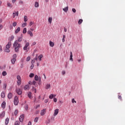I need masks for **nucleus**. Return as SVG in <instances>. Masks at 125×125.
I'll return each instance as SVG.
<instances>
[{
	"label": "nucleus",
	"mask_w": 125,
	"mask_h": 125,
	"mask_svg": "<svg viewBox=\"0 0 125 125\" xmlns=\"http://www.w3.org/2000/svg\"><path fill=\"white\" fill-rule=\"evenodd\" d=\"M13 56H14L13 58H15V59H16V58L17 57V55L14 54Z\"/></svg>",
	"instance_id": "obj_57"
},
{
	"label": "nucleus",
	"mask_w": 125,
	"mask_h": 125,
	"mask_svg": "<svg viewBox=\"0 0 125 125\" xmlns=\"http://www.w3.org/2000/svg\"><path fill=\"white\" fill-rule=\"evenodd\" d=\"M20 125V123L18 121L16 122L15 123V125Z\"/></svg>",
	"instance_id": "obj_43"
},
{
	"label": "nucleus",
	"mask_w": 125,
	"mask_h": 125,
	"mask_svg": "<svg viewBox=\"0 0 125 125\" xmlns=\"http://www.w3.org/2000/svg\"><path fill=\"white\" fill-rule=\"evenodd\" d=\"M8 123H9V118H7L5 120V125H8Z\"/></svg>",
	"instance_id": "obj_24"
},
{
	"label": "nucleus",
	"mask_w": 125,
	"mask_h": 125,
	"mask_svg": "<svg viewBox=\"0 0 125 125\" xmlns=\"http://www.w3.org/2000/svg\"><path fill=\"white\" fill-rule=\"evenodd\" d=\"M72 11H73V12H74V13H76V9H75V8H72Z\"/></svg>",
	"instance_id": "obj_51"
},
{
	"label": "nucleus",
	"mask_w": 125,
	"mask_h": 125,
	"mask_svg": "<svg viewBox=\"0 0 125 125\" xmlns=\"http://www.w3.org/2000/svg\"><path fill=\"white\" fill-rule=\"evenodd\" d=\"M42 57H43L42 55H40L38 57L39 61H42Z\"/></svg>",
	"instance_id": "obj_29"
},
{
	"label": "nucleus",
	"mask_w": 125,
	"mask_h": 125,
	"mask_svg": "<svg viewBox=\"0 0 125 125\" xmlns=\"http://www.w3.org/2000/svg\"><path fill=\"white\" fill-rule=\"evenodd\" d=\"M3 88L4 89H6V84L5 83V84H3Z\"/></svg>",
	"instance_id": "obj_47"
},
{
	"label": "nucleus",
	"mask_w": 125,
	"mask_h": 125,
	"mask_svg": "<svg viewBox=\"0 0 125 125\" xmlns=\"http://www.w3.org/2000/svg\"><path fill=\"white\" fill-rule=\"evenodd\" d=\"M30 60H31V57H30V56L27 57L26 58V61L27 62H29V61H30Z\"/></svg>",
	"instance_id": "obj_36"
},
{
	"label": "nucleus",
	"mask_w": 125,
	"mask_h": 125,
	"mask_svg": "<svg viewBox=\"0 0 125 125\" xmlns=\"http://www.w3.org/2000/svg\"><path fill=\"white\" fill-rule=\"evenodd\" d=\"M56 96V95H54V94H51L49 96V98L50 99H52V98H53V97H55Z\"/></svg>",
	"instance_id": "obj_14"
},
{
	"label": "nucleus",
	"mask_w": 125,
	"mask_h": 125,
	"mask_svg": "<svg viewBox=\"0 0 125 125\" xmlns=\"http://www.w3.org/2000/svg\"><path fill=\"white\" fill-rule=\"evenodd\" d=\"M33 24H34V23L32 21H30L29 23V26H32V25H33Z\"/></svg>",
	"instance_id": "obj_55"
},
{
	"label": "nucleus",
	"mask_w": 125,
	"mask_h": 125,
	"mask_svg": "<svg viewBox=\"0 0 125 125\" xmlns=\"http://www.w3.org/2000/svg\"><path fill=\"white\" fill-rule=\"evenodd\" d=\"M13 40H14V36L12 35L11 37H10L9 38V41H10L11 42L12 41H13Z\"/></svg>",
	"instance_id": "obj_26"
},
{
	"label": "nucleus",
	"mask_w": 125,
	"mask_h": 125,
	"mask_svg": "<svg viewBox=\"0 0 125 125\" xmlns=\"http://www.w3.org/2000/svg\"><path fill=\"white\" fill-rule=\"evenodd\" d=\"M48 21L49 23H50V24H51V23L52 22V18L49 17L48 18Z\"/></svg>",
	"instance_id": "obj_22"
},
{
	"label": "nucleus",
	"mask_w": 125,
	"mask_h": 125,
	"mask_svg": "<svg viewBox=\"0 0 125 125\" xmlns=\"http://www.w3.org/2000/svg\"><path fill=\"white\" fill-rule=\"evenodd\" d=\"M34 76H35V74L34 73H30L29 75L30 78H33Z\"/></svg>",
	"instance_id": "obj_37"
},
{
	"label": "nucleus",
	"mask_w": 125,
	"mask_h": 125,
	"mask_svg": "<svg viewBox=\"0 0 125 125\" xmlns=\"http://www.w3.org/2000/svg\"><path fill=\"white\" fill-rule=\"evenodd\" d=\"M0 51L1 52L2 51V47L1 45H0Z\"/></svg>",
	"instance_id": "obj_59"
},
{
	"label": "nucleus",
	"mask_w": 125,
	"mask_h": 125,
	"mask_svg": "<svg viewBox=\"0 0 125 125\" xmlns=\"http://www.w3.org/2000/svg\"><path fill=\"white\" fill-rule=\"evenodd\" d=\"M44 102H45V103H47V102H48V100H47V99L45 100Z\"/></svg>",
	"instance_id": "obj_61"
},
{
	"label": "nucleus",
	"mask_w": 125,
	"mask_h": 125,
	"mask_svg": "<svg viewBox=\"0 0 125 125\" xmlns=\"http://www.w3.org/2000/svg\"><path fill=\"white\" fill-rule=\"evenodd\" d=\"M5 105H6L5 102H3L1 104V107L3 109H4V108H5Z\"/></svg>",
	"instance_id": "obj_17"
},
{
	"label": "nucleus",
	"mask_w": 125,
	"mask_h": 125,
	"mask_svg": "<svg viewBox=\"0 0 125 125\" xmlns=\"http://www.w3.org/2000/svg\"><path fill=\"white\" fill-rule=\"evenodd\" d=\"M47 125L48 124H50V120L48 119L46 122Z\"/></svg>",
	"instance_id": "obj_48"
},
{
	"label": "nucleus",
	"mask_w": 125,
	"mask_h": 125,
	"mask_svg": "<svg viewBox=\"0 0 125 125\" xmlns=\"http://www.w3.org/2000/svg\"><path fill=\"white\" fill-rule=\"evenodd\" d=\"M35 63V60H32L31 61V64H34Z\"/></svg>",
	"instance_id": "obj_60"
},
{
	"label": "nucleus",
	"mask_w": 125,
	"mask_h": 125,
	"mask_svg": "<svg viewBox=\"0 0 125 125\" xmlns=\"http://www.w3.org/2000/svg\"><path fill=\"white\" fill-rule=\"evenodd\" d=\"M28 125H32V123L30 121L28 122Z\"/></svg>",
	"instance_id": "obj_63"
},
{
	"label": "nucleus",
	"mask_w": 125,
	"mask_h": 125,
	"mask_svg": "<svg viewBox=\"0 0 125 125\" xmlns=\"http://www.w3.org/2000/svg\"><path fill=\"white\" fill-rule=\"evenodd\" d=\"M49 45L51 47H53L54 46V42H52V41H49Z\"/></svg>",
	"instance_id": "obj_13"
},
{
	"label": "nucleus",
	"mask_w": 125,
	"mask_h": 125,
	"mask_svg": "<svg viewBox=\"0 0 125 125\" xmlns=\"http://www.w3.org/2000/svg\"><path fill=\"white\" fill-rule=\"evenodd\" d=\"M34 61L36 60V61H38V56H36V57H35L34 59Z\"/></svg>",
	"instance_id": "obj_58"
},
{
	"label": "nucleus",
	"mask_w": 125,
	"mask_h": 125,
	"mask_svg": "<svg viewBox=\"0 0 125 125\" xmlns=\"http://www.w3.org/2000/svg\"><path fill=\"white\" fill-rule=\"evenodd\" d=\"M7 75V73H6V71H3L2 76L3 77H5V76H6Z\"/></svg>",
	"instance_id": "obj_28"
},
{
	"label": "nucleus",
	"mask_w": 125,
	"mask_h": 125,
	"mask_svg": "<svg viewBox=\"0 0 125 125\" xmlns=\"http://www.w3.org/2000/svg\"><path fill=\"white\" fill-rule=\"evenodd\" d=\"M19 15V12L14 11L13 13V18H15L16 16H18Z\"/></svg>",
	"instance_id": "obj_6"
},
{
	"label": "nucleus",
	"mask_w": 125,
	"mask_h": 125,
	"mask_svg": "<svg viewBox=\"0 0 125 125\" xmlns=\"http://www.w3.org/2000/svg\"><path fill=\"white\" fill-rule=\"evenodd\" d=\"M15 61H16V59L13 58L11 60L12 64H15Z\"/></svg>",
	"instance_id": "obj_23"
},
{
	"label": "nucleus",
	"mask_w": 125,
	"mask_h": 125,
	"mask_svg": "<svg viewBox=\"0 0 125 125\" xmlns=\"http://www.w3.org/2000/svg\"><path fill=\"white\" fill-rule=\"evenodd\" d=\"M36 83H37L36 82V81H33L32 83V84H33L34 85H35Z\"/></svg>",
	"instance_id": "obj_50"
},
{
	"label": "nucleus",
	"mask_w": 125,
	"mask_h": 125,
	"mask_svg": "<svg viewBox=\"0 0 125 125\" xmlns=\"http://www.w3.org/2000/svg\"><path fill=\"white\" fill-rule=\"evenodd\" d=\"M68 9H69V7L68 6L65 7L62 9V10H63V11L64 12H67L68 11Z\"/></svg>",
	"instance_id": "obj_16"
},
{
	"label": "nucleus",
	"mask_w": 125,
	"mask_h": 125,
	"mask_svg": "<svg viewBox=\"0 0 125 125\" xmlns=\"http://www.w3.org/2000/svg\"><path fill=\"white\" fill-rule=\"evenodd\" d=\"M45 111H46L45 108H44L43 110H42L41 112V115L43 116L44 114H45Z\"/></svg>",
	"instance_id": "obj_10"
},
{
	"label": "nucleus",
	"mask_w": 125,
	"mask_h": 125,
	"mask_svg": "<svg viewBox=\"0 0 125 125\" xmlns=\"http://www.w3.org/2000/svg\"><path fill=\"white\" fill-rule=\"evenodd\" d=\"M22 33L23 34H26V33H27V28H23Z\"/></svg>",
	"instance_id": "obj_34"
},
{
	"label": "nucleus",
	"mask_w": 125,
	"mask_h": 125,
	"mask_svg": "<svg viewBox=\"0 0 125 125\" xmlns=\"http://www.w3.org/2000/svg\"><path fill=\"white\" fill-rule=\"evenodd\" d=\"M72 103H77V102L76 101H75V99H72Z\"/></svg>",
	"instance_id": "obj_46"
},
{
	"label": "nucleus",
	"mask_w": 125,
	"mask_h": 125,
	"mask_svg": "<svg viewBox=\"0 0 125 125\" xmlns=\"http://www.w3.org/2000/svg\"><path fill=\"white\" fill-rule=\"evenodd\" d=\"M26 26H27V22H24L22 23L21 25V26L22 27V28H24V27H26Z\"/></svg>",
	"instance_id": "obj_35"
},
{
	"label": "nucleus",
	"mask_w": 125,
	"mask_h": 125,
	"mask_svg": "<svg viewBox=\"0 0 125 125\" xmlns=\"http://www.w3.org/2000/svg\"><path fill=\"white\" fill-rule=\"evenodd\" d=\"M62 75H65V74H66V71H65V70H62Z\"/></svg>",
	"instance_id": "obj_45"
},
{
	"label": "nucleus",
	"mask_w": 125,
	"mask_h": 125,
	"mask_svg": "<svg viewBox=\"0 0 125 125\" xmlns=\"http://www.w3.org/2000/svg\"><path fill=\"white\" fill-rule=\"evenodd\" d=\"M16 1H17V0H12V3H15Z\"/></svg>",
	"instance_id": "obj_54"
},
{
	"label": "nucleus",
	"mask_w": 125,
	"mask_h": 125,
	"mask_svg": "<svg viewBox=\"0 0 125 125\" xmlns=\"http://www.w3.org/2000/svg\"><path fill=\"white\" fill-rule=\"evenodd\" d=\"M1 97L2 98H4V97H5V94L4 93V92H1Z\"/></svg>",
	"instance_id": "obj_20"
},
{
	"label": "nucleus",
	"mask_w": 125,
	"mask_h": 125,
	"mask_svg": "<svg viewBox=\"0 0 125 125\" xmlns=\"http://www.w3.org/2000/svg\"><path fill=\"white\" fill-rule=\"evenodd\" d=\"M8 98L9 99H11V98H12V93H9L8 94Z\"/></svg>",
	"instance_id": "obj_18"
},
{
	"label": "nucleus",
	"mask_w": 125,
	"mask_h": 125,
	"mask_svg": "<svg viewBox=\"0 0 125 125\" xmlns=\"http://www.w3.org/2000/svg\"><path fill=\"white\" fill-rule=\"evenodd\" d=\"M59 113V109H56L54 110V117H55L56 116H57L58 115Z\"/></svg>",
	"instance_id": "obj_8"
},
{
	"label": "nucleus",
	"mask_w": 125,
	"mask_h": 125,
	"mask_svg": "<svg viewBox=\"0 0 125 125\" xmlns=\"http://www.w3.org/2000/svg\"><path fill=\"white\" fill-rule=\"evenodd\" d=\"M40 6V4H39V2H35V7H39Z\"/></svg>",
	"instance_id": "obj_25"
},
{
	"label": "nucleus",
	"mask_w": 125,
	"mask_h": 125,
	"mask_svg": "<svg viewBox=\"0 0 125 125\" xmlns=\"http://www.w3.org/2000/svg\"><path fill=\"white\" fill-rule=\"evenodd\" d=\"M38 121H39V117H36L34 119L35 123H38Z\"/></svg>",
	"instance_id": "obj_38"
},
{
	"label": "nucleus",
	"mask_w": 125,
	"mask_h": 125,
	"mask_svg": "<svg viewBox=\"0 0 125 125\" xmlns=\"http://www.w3.org/2000/svg\"><path fill=\"white\" fill-rule=\"evenodd\" d=\"M17 25V22L16 21H15L13 23V27H16Z\"/></svg>",
	"instance_id": "obj_39"
},
{
	"label": "nucleus",
	"mask_w": 125,
	"mask_h": 125,
	"mask_svg": "<svg viewBox=\"0 0 125 125\" xmlns=\"http://www.w3.org/2000/svg\"><path fill=\"white\" fill-rule=\"evenodd\" d=\"M16 92L19 95H21V94H22V90L20 88H17L16 89Z\"/></svg>",
	"instance_id": "obj_7"
},
{
	"label": "nucleus",
	"mask_w": 125,
	"mask_h": 125,
	"mask_svg": "<svg viewBox=\"0 0 125 125\" xmlns=\"http://www.w3.org/2000/svg\"><path fill=\"white\" fill-rule=\"evenodd\" d=\"M25 110L27 111V110H28V109H29V107L28 106V105H26L25 106Z\"/></svg>",
	"instance_id": "obj_44"
},
{
	"label": "nucleus",
	"mask_w": 125,
	"mask_h": 125,
	"mask_svg": "<svg viewBox=\"0 0 125 125\" xmlns=\"http://www.w3.org/2000/svg\"><path fill=\"white\" fill-rule=\"evenodd\" d=\"M24 42H25V43L23 47V50L28 52V49H30V43L29 42H27L26 40L24 41Z\"/></svg>",
	"instance_id": "obj_2"
},
{
	"label": "nucleus",
	"mask_w": 125,
	"mask_h": 125,
	"mask_svg": "<svg viewBox=\"0 0 125 125\" xmlns=\"http://www.w3.org/2000/svg\"><path fill=\"white\" fill-rule=\"evenodd\" d=\"M40 106L41 105L40 104H38L37 105H36L35 109H38V108H40Z\"/></svg>",
	"instance_id": "obj_53"
},
{
	"label": "nucleus",
	"mask_w": 125,
	"mask_h": 125,
	"mask_svg": "<svg viewBox=\"0 0 125 125\" xmlns=\"http://www.w3.org/2000/svg\"><path fill=\"white\" fill-rule=\"evenodd\" d=\"M24 90H29L30 89V86H29V85H26L24 86Z\"/></svg>",
	"instance_id": "obj_11"
},
{
	"label": "nucleus",
	"mask_w": 125,
	"mask_h": 125,
	"mask_svg": "<svg viewBox=\"0 0 125 125\" xmlns=\"http://www.w3.org/2000/svg\"><path fill=\"white\" fill-rule=\"evenodd\" d=\"M27 34L29 35V36H30L31 37H33V32H32L31 31V30H28L27 31Z\"/></svg>",
	"instance_id": "obj_12"
},
{
	"label": "nucleus",
	"mask_w": 125,
	"mask_h": 125,
	"mask_svg": "<svg viewBox=\"0 0 125 125\" xmlns=\"http://www.w3.org/2000/svg\"><path fill=\"white\" fill-rule=\"evenodd\" d=\"M17 84L18 85H21V77L20 75H18L17 76Z\"/></svg>",
	"instance_id": "obj_4"
},
{
	"label": "nucleus",
	"mask_w": 125,
	"mask_h": 125,
	"mask_svg": "<svg viewBox=\"0 0 125 125\" xmlns=\"http://www.w3.org/2000/svg\"><path fill=\"white\" fill-rule=\"evenodd\" d=\"M19 120H20V122H21V123L23 122L24 120V114H22L20 116Z\"/></svg>",
	"instance_id": "obj_9"
},
{
	"label": "nucleus",
	"mask_w": 125,
	"mask_h": 125,
	"mask_svg": "<svg viewBox=\"0 0 125 125\" xmlns=\"http://www.w3.org/2000/svg\"><path fill=\"white\" fill-rule=\"evenodd\" d=\"M23 40V35H21V37H18V40L14 42L13 43V47L14 48L15 52H19V48L21 47V44L19 42H21Z\"/></svg>",
	"instance_id": "obj_1"
},
{
	"label": "nucleus",
	"mask_w": 125,
	"mask_h": 125,
	"mask_svg": "<svg viewBox=\"0 0 125 125\" xmlns=\"http://www.w3.org/2000/svg\"><path fill=\"white\" fill-rule=\"evenodd\" d=\"M24 22H27L28 21V17L26 16L24 17Z\"/></svg>",
	"instance_id": "obj_33"
},
{
	"label": "nucleus",
	"mask_w": 125,
	"mask_h": 125,
	"mask_svg": "<svg viewBox=\"0 0 125 125\" xmlns=\"http://www.w3.org/2000/svg\"><path fill=\"white\" fill-rule=\"evenodd\" d=\"M49 88H50V84H47L46 85V89H48Z\"/></svg>",
	"instance_id": "obj_31"
},
{
	"label": "nucleus",
	"mask_w": 125,
	"mask_h": 125,
	"mask_svg": "<svg viewBox=\"0 0 125 125\" xmlns=\"http://www.w3.org/2000/svg\"><path fill=\"white\" fill-rule=\"evenodd\" d=\"M34 79L35 81H39L40 78H39V76H38V75H36L35 76Z\"/></svg>",
	"instance_id": "obj_27"
},
{
	"label": "nucleus",
	"mask_w": 125,
	"mask_h": 125,
	"mask_svg": "<svg viewBox=\"0 0 125 125\" xmlns=\"http://www.w3.org/2000/svg\"><path fill=\"white\" fill-rule=\"evenodd\" d=\"M19 103V100H18V97L17 96L15 97V99L14 100V104L15 105H17Z\"/></svg>",
	"instance_id": "obj_5"
},
{
	"label": "nucleus",
	"mask_w": 125,
	"mask_h": 125,
	"mask_svg": "<svg viewBox=\"0 0 125 125\" xmlns=\"http://www.w3.org/2000/svg\"><path fill=\"white\" fill-rule=\"evenodd\" d=\"M34 64H31V65L30 66V68L31 69V70H33V69H34Z\"/></svg>",
	"instance_id": "obj_42"
},
{
	"label": "nucleus",
	"mask_w": 125,
	"mask_h": 125,
	"mask_svg": "<svg viewBox=\"0 0 125 125\" xmlns=\"http://www.w3.org/2000/svg\"><path fill=\"white\" fill-rule=\"evenodd\" d=\"M17 114H18V110H16L15 111V115L16 116L17 115Z\"/></svg>",
	"instance_id": "obj_49"
},
{
	"label": "nucleus",
	"mask_w": 125,
	"mask_h": 125,
	"mask_svg": "<svg viewBox=\"0 0 125 125\" xmlns=\"http://www.w3.org/2000/svg\"><path fill=\"white\" fill-rule=\"evenodd\" d=\"M7 6H8V7H12V4H11V3H10V2H7Z\"/></svg>",
	"instance_id": "obj_30"
},
{
	"label": "nucleus",
	"mask_w": 125,
	"mask_h": 125,
	"mask_svg": "<svg viewBox=\"0 0 125 125\" xmlns=\"http://www.w3.org/2000/svg\"><path fill=\"white\" fill-rule=\"evenodd\" d=\"M19 3H20V4H23V1L20 0L19 1Z\"/></svg>",
	"instance_id": "obj_56"
},
{
	"label": "nucleus",
	"mask_w": 125,
	"mask_h": 125,
	"mask_svg": "<svg viewBox=\"0 0 125 125\" xmlns=\"http://www.w3.org/2000/svg\"><path fill=\"white\" fill-rule=\"evenodd\" d=\"M64 32H67V28H64Z\"/></svg>",
	"instance_id": "obj_62"
},
{
	"label": "nucleus",
	"mask_w": 125,
	"mask_h": 125,
	"mask_svg": "<svg viewBox=\"0 0 125 125\" xmlns=\"http://www.w3.org/2000/svg\"><path fill=\"white\" fill-rule=\"evenodd\" d=\"M33 91H34V92L35 93H37V89H36V88L33 87V89H32Z\"/></svg>",
	"instance_id": "obj_40"
},
{
	"label": "nucleus",
	"mask_w": 125,
	"mask_h": 125,
	"mask_svg": "<svg viewBox=\"0 0 125 125\" xmlns=\"http://www.w3.org/2000/svg\"><path fill=\"white\" fill-rule=\"evenodd\" d=\"M53 101H54V102H57V99L56 98H54L53 99Z\"/></svg>",
	"instance_id": "obj_52"
},
{
	"label": "nucleus",
	"mask_w": 125,
	"mask_h": 125,
	"mask_svg": "<svg viewBox=\"0 0 125 125\" xmlns=\"http://www.w3.org/2000/svg\"><path fill=\"white\" fill-rule=\"evenodd\" d=\"M5 116V112H2L0 114V118H3Z\"/></svg>",
	"instance_id": "obj_15"
},
{
	"label": "nucleus",
	"mask_w": 125,
	"mask_h": 125,
	"mask_svg": "<svg viewBox=\"0 0 125 125\" xmlns=\"http://www.w3.org/2000/svg\"><path fill=\"white\" fill-rule=\"evenodd\" d=\"M11 47V42H9L8 44L6 45V48L5 49V52H10V50L9 49Z\"/></svg>",
	"instance_id": "obj_3"
},
{
	"label": "nucleus",
	"mask_w": 125,
	"mask_h": 125,
	"mask_svg": "<svg viewBox=\"0 0 125 125\" xmlns=\"http://www.w3.org/2000/svg\"><path fill=\"white\" fill-rule=\"evenodd\" d=\"M20 32V27H18L15 30V34H18V32Z\"/></svg>",
	"instance_id": "obj_19"
},
{
	"label": "nucleus",
	"mask_w": 125,
	"mask_h": 125,
	"mask_svg": "<svg viewBox=\"0 0 125 125\" xmlns=\"http://www.w3.org/2000/svg\"><path fill=\"white\" fill-rule=\"evenodd\" d=\"M28 97H29V98H30V99H31L32 98V93L31 92H29L28 93Z\"/></svg>",
	"instance_id": "obj_32"
},
{
	"label": "nucleus",
	"mask_w": 125,
	"mask_h": 125,
	"mask_svg": "<svg viewBox=\"0 0 125 125\" xmlns=\"http://www.w3.org/2000/svg\"><path fill=\"white\" fill-rule=\"evenodd\" d=\"M70 60L73 61V54L72 53V52H70Z\"/></svg>",
	"instance_id": "obj_21"
},
{
	"label": "nucleus",
	"mask_w": 125,
	"mask_h": 125,
	"mask_svg": "<svg viewBox=\"0 0 125 125\" xmlns=\"http://www.w3.org/2000/svg\"><path fill=\"white\" fill-rule=\"evenodd\" d=\"M82 23H83V20L82 19L79 20V21H78V24H81Z\"/></svg>",
	"instance_id": "obj_41"
},
{
	"label": "nucleus",
	"mask_w": 125,
	"mask_h": 125,
	"mask_svg": "<svg viewBox=\"0 0 125 125\" xmlns=\"http://www.w3.org/2000/svg\"><path fill=\"white\" fill-rule=\"evenodd\" d=\"M36 43H37L36 42H33V43H32V45H36Z\"/></svg>",
	"instance_id": "obj_64"
}]
</instances>
